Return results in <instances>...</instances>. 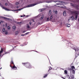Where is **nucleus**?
I'll return each instance as SVG.
<instances>
[{"instance_id":"obj_6","label":"nucleus","mask_w":79,"mask_h":79,"mask_svg":"<svg viewBox=\"0 0 79 79\" xmlns=\"http://www.w3.org/2000/svg\"><path fill=\"white\" fill-rule=\"evenodd\" d=\"M74 17H75V19L76 20L77 19V17H78V14L77 13H75L73 15Z\"/></svg>"},{"instance_id":"obj_19","label":"nucleus","mask_w":79,"mask_h":79,"mask_svg":"<svg viewBox=\"0 0 79 79\" xmlns=\"http://www.w3.org/2000/svg\"><path fill=\"white\" fill-rule=\"evenodd\" d=\"M47 76H48V74H46L44 76L43 78H45V77H47Z\"/></svg>"},{"instance_id":"obj_17","label":"nucleus","mask_w":79,"mask_h":79,"mask_svg":"<svg viewBox=\"0 0 79 79\" xmlns=\"http://www.w3.org/2000/svg\"><path fill=\"white\" fill-rule=\"evenodd\" d=\"M27 29H29V28H30V26H29V24H27Z\"/></svg>"},{"instance_id":"obj_13","label":"nucleus","mask_w":79,"mask_h":79,"mask_svg":"<svg viewBox=\"0 0 79 79\" xmlns=\"http://www.w3.org/2000/svg\"><path fill=\"white\" fill-rule=\"evenodd\" d=\"M10 53V52H5V53L3 54L2 55V56H3V55H6V54H7L8 53Z\"/></svg>"},{"instance_id":"obj_21","label":"nucleus","mask_w":79,"mask_h":79,"mask_svg":"<svg viewBox=\"0 0 79 79\" xmlns=\"http://www.w3.org/2000/svg\"><path fill=\"white\" fill-rule=\"evenodd\" d=\"M18 34V31H17L15 32V35H17Z\"/></svg>"},{"instance_id":"obj_44","label":"nucleus","mask_w":79,"mask_h":79,"mask_svg":"<svg viewBox=\"0 0 79 79\" xmlns=\"http://www.w3.org/2000/svg\"><path fill=\"white\" fill-rule=\"evenodd\" d=\"M16 8H19V7L17 6L16 7Z\"/></svg>"},{"instance_id":"obj_41","label":"nucleus","mask_w":79,"mask_h":79,"mask_svg":"<svg viewBox=\"0 0 79 79\" xmlns=\"http://www.w3.org/2000/svg\"><path fill=\"white\" fill-rule=\"evenodd\" d=\"M26 31L24 30V31H23V33H24V32H26Z\"/></svg>"},{"instance_id":"obj_15","label":"nucleus","mask_w":79,"mask_h":79,"mask_svg":"<svg viewBox=\"0 0 79 79\" xmlns=\"http://www.w3.org/2000/svg\"><path fill=\"white\" fill-rule=\"evenodd\" d=\"M51 14H52V10H50L49 11L48 15L50 16L51 15Z\"/></svg>"},{"instance_id":"obj_18","label":"nucleus","mask_w":79,"mask_h":79,"mask_svg":"<svg viewBox=\"0 0 79 79\" xmlns=\"http://www.w3.org/2000/svg\"><path fill=\"white\" fill-rule=\"evenodd\" d=\"M63 15L64 16H66V12H65L64 11L63 13Z\"/></svg>"},{"instance_id":"obj_40","label":"nucleus","mask_w":79,"mask_h":79,"mask_svg":"<svg viewBox=\"0 0 79 79\" xmlns=\"http://www.w3.org/2000/svg\"><path fill=\"white\" fill-rule=\"evenodd\" d=\"M5 5H6V6H7V5H8V4L7 3H6Z\"/></svg>"},{"instance_id":"obj_5","label":"nucleus","mask_w":79,"mask_h":79,"mask_svg":"<svg viewBox=\"0 0 79 79\" xmlns=\"http://www.w3.org/2000/svg\"><path fill=\"white\" fill-rule=\"evenodd\" d=\"M13 64L14 65V66L12 67V65H11V64H10V67H11V68H12V69H14L15 70H16V69H17V67L15 66V64Z\"/></svg>"},{"instance_id":"obj_46","label":"nucleus","mask_w":79,"mask_h":79,"mask_svg":"<svg viewBox=\"0 0 79 79\" xmlns=\"http://www.w3.org/2000/svg\"><path fill=\"white\" fill-rule=\"evenodd\" d=\"M59 2H60V3H62L63 2L62 1H60Z\"/></svg>"},{"instance_id":"obj_29","label":"nucleus","mask_w":79,"mask_h":79,"mask_svg":"<svg viewBox=\"0 0 79 79\" xmlns=\"http://www.w3.org/2000/svg\"><path fill=\"white\" fill-rule=\"evenodd\" d=\"M4 32L5 34H8V31H6Z\"/></svg>"},{"instance_id":"obj_49","label":"nucleus","mask_w":79,"mask_h":79,"mask_svg":"<svg viewBox=\"0 0 79 79\" xmlns=\"http://www.w3.org/2000/svg\"><path fill=\"white\" fill-rule=\"evenodd\" d=\"M23 15H21V17H23Z\"/></svg>"},{"instance_id":"obj_31","label":"nucleus","mask_w":79,"mask_h":79,"mask_svg":"<svg viewBox=\"0 0 79 79\" xmlns=\"http://www.w3.org/2000/svg\"><path fill=\"white\" fill-rule=\"evenodd\" d=\"M52 69V68L51 67H50V68H49V70H48V71H50V70H51Z\"/></svg>"},{"instance_id":"obj_9","label":"nucleus","mask_w":79,"mask_h":79,"mask_svg":"<svg viewBox=\"0 0 79 79\" xmlns=\"http://www.w3.org/2000/svg\"><path fill=\"white\" fill-rule=\"evenodd\" d=\"M74 78V75H72L69 77V79H73Z\"/></svg>"},{"instance_id":"obj_37","label":"nucleus","mask_w":79,"mask_h":79,"mask_svg":"<svg viewBox=\"0 0 79 79\" xmlns=\"http://www.w3.org/2000/svg\"><path fill=\"white\" fill-rule=\"evenodd\" d=\"M55 14H57V13H58V11H56L55 12Z\"/></svg>"},{"instance_id":"obj_14","label":"nucleus","mask_w":79,"mask_h":79,"mask_svg":"<svg viewBox=\"0 0 79 79\" xmlns=\"http://www.w3.org/2000/svg\"><path fill=\"white\" fill-rule=\"evenodd\" d=\"M22 9L23 8L20 9H17L16 10H14V11H20V10H22Z\"/></svg>"},{"instance_id":"obj_1","label":"nucleus","mask_w":79,"mask_h":79,"mask_svg":"<svg viewBox=\"0 0 79 79\" xmlns=\"http://www.w3.org/2000/svg\"><path fill=\"white\" fill-rule=\"evenodd\" d=\"M22 64L23 66H24L25 67L28 69H31V68H32V65L31 64L28 62L22 63Z\"/></svg>"},{"instance_id":"obj_27","label":"nucleus","mask_w":79,"mask_h":79,"mask_svg":"<svg viewBox=\"0 0 79 79\" xmlns=\"http://www.w3.org/2000/svg\"><path fill=\"white\" fill-rule=\"evenodd\" d=\"M13 29H16V26H14L13 27Z\"/></svg>"},{"instance_id":"obj_47","label":"nucleus","mask_w":79,"mask_h":79,"mask_svg":"<svg viewBox=\"0 0 79 79\" xmlns=\"http://www.w3.org/2000/svg\"><path fill=\"white\" fill-rule=\"evenodd\" d=\"M2 23V21H1V22H0V24H1V23Z\"/></svg>"},{"instance_id":"obj_11","label":"nucleus","mask_w":79,"mask_h":79,"mask_svg":"<svg viewBox=\"0 0 79 79\" xmlns=\"http://www.w3.org/2000/svg\"><path fill=\"white\" fill-rule=\"evenodd\" d=\"M2 8H3V9H4V10H6V11H9V10L8 9L6 8H5V7L2 6Z\"/></svg>"},{"instance_id":"obj_45","label":"nucleus","mask_w":79,"mask_h":79,"mask_svg":"<svg viewBox=\"0 0 79 79\" xmlns=\"http://www.w3.org/2000/svg\"><path fill=\"white\" fill-rule=\"evenodd\" d=\"M44 9H42L41 10V11H44Z\"/></svg>"},{"instance_id":"obj_3","label":"nucleus","mask_w":79,"mask_h":79,"mask_svg":"<svg viewBox=\"0 0 79 79\" xmlns=\"http://www.w3.org/2000/svg\"><path fill=\"white\" fill-rule=\"evenodd\" d=\"M71 5L72 6L74 7L76 9H77V10H79V6L78 5H77L76 4H74L73 3H70Z\"/></svg>"},{"instance_id":"obj_22","label":"nucleus","mask_w":79,"mask_h":79,"mask_svg":"<svg viewBox=\"0 0 79 79\" xmlns=\"http://www.w3.org/2000/svg\"><path fill=\"white\" fill-rule=\"evenodd\" d=\"M72 73L74 74H75V71H74L73 69L72 70Z\"/></svg>"},{"instance_id":"obj_12","label":"nucleus","mask_w":79,"mask_h":79,"mask_svg":"<svg viewBox=\"0 0 79 79\" xmlns=\"http://www.w3.org/2000/svg\"><path fill=\"white\" fill-rule=\"evenodd\" d=\"M44 18V15H42L41 17L40 18V19H41V20H42Z\"/></svg>"},{"instance_id":"obj_4","label":"nucleus","mask_w":79,"mask_h":79,"mask_svg":"<svg viewBox=\"0 0 79 79\" xmlns=\"http://www.w3.org/2000/svg\"><path fill=\"white\" fill-rule=\"evenodd\" d=\"M38 3H35V4H29L25 8H28L29 7H31V6H35V5H37Z\"/></svg>"},{"instance_id":"obj_33","label":"nucleus","mask_w":79,"mask_h":79,"mask_svg":"<svg viewBox=\"0 0 79 79\" xmlns=\"http://www.w3.org/2000/svg\"><path fill=\"white\" fill-rule=\"evenodd\" d=\"M67 77L68 78H69V77H69V75H68V74L67 75Z\"/></svg>"},{"instance_id":"obj_50","label":"nucleus","mask_w":79,"mask_h":79,"mask_svg":"<svg viewBox=\"0 0 79 79\" xmlns=\"http://www.w3.org/2000/svg\"><path fill=\"white\" fill-rule=\"evenodd\" d=\"M2 68H0V69H1Z\"/></svg>"},{"instance_id":"obj_43","label":"nucleus","mask_w":79,"mask_h":79,"mask_svg":"<svg viewBox=\"0 0 79 79\" xmlns=\"http://www.w3.org/2000/svg\"><path fill=\"white\" fill-rule=\"evenodd\" d=\"M61 78H62V79H65V78L64 77H61Z\"/></svg>"},{"instance_id":"obj_30","label":"nucleus","mask_w":79,"mask_h":79,"mask_svg":"<svg viewBox=\"0 0 79 79\" xmlns=\"http://www.w3.org/2000/svg\"><path fill=\"white\" fill-rule=\"evenodd\" d=\"M17 24H20L21 23V22H17Z\"/></svg>"},{"instance_id":"obj_25","label":"nucleus","mask_w":79,"mask_h":79,"mask_svg":"<svg viewBox=\"0 0 79 79\" xmlns=\"http://www.w3.org/2000/svg\"><path fill=\"white\" fill-rule=\"evenodd\" d=\"M72 69H75V67H74V66H72Z\"/></svg>"},{"instance_id":"obj_23","label":"nucleus","mask_w":79,"mask_h":79,"mask_svg":"<svg viewBox=\"0 0 79 79\" xmlns=\"http://www.w3.org/2000/svg\"><path fill=\"white\" fill-rule=\"evenodd\" d=\"M10 64H13L14 63H13V60H11V61L10 62Z\"/></svg>"},{"instance_id":"obj_28","label":"nucleus","mask_w":79,"mask_h":79,"mask_svg":"<svg viewBox=\"0 0 79 79\" xmlns=\"http://www.w3.org/2000/svg\"><path fill=\"white\" fill-rule=\"evenodd\" d=\"M52 18H53V17L52 16V15H51L50 17V20H52Z\"/></svg>"},{"instance_id":"obj_7","label":"nucleus","mask_w":79,"mask_h":79,"mask_svg":"<svg viewBox=\"0 0 79 79\" xmlns=\"http://www.w3.org/2000/svg\"><path fill=\"white\" fill-rule=\"evenodd\" d=\"M3 48H1L0 51V57H1V54L3 53Z\"/></svg>"},{"instance_id":"obj_42","label":"nucleus","mask_w":79,"mask_h":79,"mask_svg":"<svg viewBox=\"0 0 79 79\" xmlns=\"http://www.w3.org/2000/svg\"><path fill=\"white\" fill-rule=\"evenodd\" d=\"M7 23H6V27H7Z\"/></svg>"},{"instance_id":"obj_36","label":"nucleus","mask_w":79,"mask_h":79,"mask_svg":"<svg viewBox=\"0 0 79 79\" xmlns=\"http://www.w3.org/2000/svg\"><path fill=\"white\" fill-rule=\"evenodd\" d=\"M26 35L25 34H22L21 35V36H24V35Z\"/></svg>"},{"instance_id":"obj_26","label":"nucleus","mask_w":79,"mask_h":79,"mask_svg":"<svg viewBox=\"0 0 79 79\" xmlns=\"http://www.w3.org/2000/svg\"><path fill=\"white\" fill-rule=\"evenodd\" d=\"M70 24H67V27H70Z\"/></svg>"},{"instance_id":"obj_48","label":"nucleus","mask_w":79,"mask_h":79,"mask_svg":"<svg viewBox=\"0 0 79 79\" xmlns=\"http://www.w3.org/2000/svg\"><path fill=\"white\" fill-rule=\"evenodd\" d=\"M60 8H64V7H63V6H61Z\"/></svg>"},{"instance_id":"obj_34","label":"nucleus","mask_w":79,"mask_h":79,"mask_svg":"<svg viewBox=\"0 0 79 79\" xmlns=\"http://www.w3.org/2000/svg\"><path fill=\"white\" fill-rule=\"evenodd\" d=\"M29 34V32H27L25 34V35H27V34Z\"/></svg>"},{"instance_id":"obj_8","label":"nucleus","mask_w":79,"mask_h":79,"mask_svg":"<svg viewBox=\"0 0 79 79\" xmlns=\"http://www.w3.org/2000/svg\"><path fill=\"white\" fill-rule=\"evenodd\" d=\"M1 18H3V19H6V20H8L9 21H10V19L8 18H7L5 17H1Z\"/></svg>"},{"instance_id":"obj_52","label":"nucleus","mask_w":79,"mask_h":79,"mask_svg":"<svg viewBox=\"0 0 79 79\" xmlns=\"http://www.w3.org/2000/svg\"><path fill=\"white\" fill-rule=\"evenodd\" d=\"M61 5H63V4H61Z\"/></svg>"},{"instance_id":"obj_38","label":"nucleus","mask_w":79,"mask_h":79,"mask_svg":"<svg viewBox=\"0 0 79 79\" xmlns=\"http://www.w3.org/2000/svg\"><path fill=\"white\" fill-rule=\"evenodd\" d=\"M29 24H30V25H31V24H32V22H30Z\"/></svg>"},{"instance_id":"obj_20","label":"nucleus","mask_w":79,"mask_h":79,"mask_svg":"<svg viewBox=\"0 0 79 79\" xmlns=\"http://www.w3.org/2000/svg\"><path fill=\"white\" fill-rule=\"evenodd\" d=\"M64 73L65 74H68V71L66 70H65L64 71Z\"/></svg>"},{"instance_id":"obj_39","label":"nucleus","mask_w":79,"mask_h":79,"mask_svg":"<svg viewBox=\"0 0 79 79\" xmlns=\"http://www.w3.org/2000/svg\"><path fill=\"white\" fill-rule=\"evenodd\" d=\"M47 20H47L48 21H49V18H47Z\"/></svg>"},{"instance_id":"obj_32","label":"nucleus","mask_w":79,"mask_h":79,"mask_svg":"<svg viewBox=\"0 0 79 79\" xmlns=\"http://www.w3.org/2000/svg\"><path fill=\"white\" fill-rule=\"evenodd\" d=\"M7 29H8V30H10V26H8L7 27Z\"/></svg>"},{"instance_id":"obj_51","label":"nucleus","mask_w":79,"mask_h":79,"mask_svg":"<svg viewBox=\"0 0 79 79\" xmlns=\"http://www.w3.org/2000/svg\"><path fill=\"white\" fill-rule=\"evenodd\" d=\"M33 22H34V20H33Z\"/></svg>"},{"instance_id":"obj_24","label":"nucleus","mask_w":79,"mask_h":79,"mask_svg":"<svg viewBox=\"0 0 79 79\" xmlns=\"http://www.w3.org/2000/svg\"><path fill=\"white\" fill-rule=\"evenodd\" d=\"M70 71H72L73 69H71V68H69L68 69Z\"/></svg>"},{"instance_id":"obj_2","label":"nucleus","mask_w":79,"mask_h":79,"mask_svg":"<svg viewBox=\"0 0 79 79\" xmlns=\"http://www.w3.org/2000/svg\"><path fill=\"white\" fill-rule=\"evenodd\" d=\"M73 49V50H74L75 51V52H77L78 53L77 54V52L75 54V57H77V56H79V49L77 48V47H76L75 48L73 47L72 48Z\"/></svg>"},{"instance_id":"obj_35","label":"nucleus","mask_w":79,"mask_h":79,"mask_svg":"<svg viewBox=\"0 0 79 79\" xmlns=\"http://www.w3.org/2000/svg\"><path fill=\"white\" fill-rule=\"evenodd\" d=\"M16 5H19V2H16Z\"/></svg>"},{"instance_id":"obj_10","label":"nucleus","mask_w":79,"mask_h":79,"mask_svg":"<svg viewBox=\"0 0 79 79\" xmlns=\"http://www.w3.org/2000/svg\"><path fill=\"white\" fill-rule=\"evenodd\" d=\"M2 34H4V33L5 32V28H3L2 29Z\"/></svg>"},{"instance_id":"obj_16","label":"nucleus","mask_w":79,"mask_h":79,"mask_svg":"<svg viewBox=\"0 0 79 79\" xmlns=\"http://www.w3.org/2000/svg\"><path fill=\"white\" fill-rule=\"evenodd\" d=\"M71 20H73V21L74 20V17L73 16H72L71 17Z\"/></svg>"}]
</instances>
